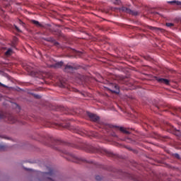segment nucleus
Segmentation results:
<instances>
[{
    "label": "nucleus",
    "mask_w": 181,
    "mask_h": 181,
    "mask_svg": "<svg viewBox=\"0 0 181 181\" xmlns=\"http://www.w3.org/2000/svg\"><path fill=\"white\" fill-rule=\"evenodd\" d=\"M88 117L90 118L91 121H98L100 119V117H98L97 115L93 114V113H88Z\"/></svg>",
    "instance_id": "7ed1b4c3"
},
{
    "label": "nucleus",
    "mask_w": 181,
    "mask_h": 181,
    "mask_svg": "<svg viewBox=\"0 0 181 181\" xmlns=\"http://www.w3.org/2000/svg\"><path fill=\"white\" fill-rule=\"evenodd\" d=\"M7 146L4 145V144H0V150L1 151H5L6 150Z\"/></svg>",
    "instance_id": "1a4fd4ad"
},
{
    "label": "nucleus",
    "mask_w": 181,
    "mask_h": 181,
    "mask_svg": "<svg viewBox=\"0 0 181 181\" xmlns=\"http://www.w3.org/2000/svg\"><path fill=\"white\" fill-rule=\"evenodd\" d=\"M69 67H70V66H66V69H69Z\"/></svg>",
    "instance_id": "f3484780"
},
{
    "label": "nucleus",
    "mask_w": 181,
    "mask_h": 181,
    "mask_svg": "<svg viewBox=\"0 0 181 181\" xmlns=\"http://www.w3.org/2000/svg\"><path fill=\"white\" fill-rule=\"evenodd\" d=\"M119 11L122 12H126V13H130L131 15H138V13L131 11L129 8L122 7Z\"/></svg>",
    "instance_id": "f03ea898"
},
{
    "label": "nucleus",
    "mask_w": 181,
    "mask_h": 181,
    "mask_svg": "<svg viewBox=\"0 0 181 181\" xmlns=\"http://www.w3.org/2000/svg\"><path fill=\"white\" fill-rule=\"evenodd\" d=\"M119 130L121 131V132H124V134H129V132L127 131V129L124 127H120Z\"/></svg>",
    "instance_id": "6e6552de"
},
{
    "label": "nucleus",
    "mask_w": 181,
    "mask_h": 181,
    "mask_svg": "<svg viewBox=\"0 0 181 181\" xmlns=\"http://www.w3.org/2000/svg\"><path fill=\"white\" fill-rule=\"evenodd\" d=\"M150 29L152 30H160V28H155V27H151Z\"/></svg>",
    "instance_id": "9b49d317"
},
{
    "label": "nucleus",
    "mask_w": 181,
    "mask_h": 181,
    "mask_svg": "<svg viewBox=\"0 0 181 181\" xmlns=\"http://www.w3.org/2000/svg\"><path fill=\"white\" fill-rule=\"evenodd\" d=\"M116 1L114 2L115 5H119L121 4V1L119 0H115Z\"/></svg>",
    "instance_id": "f8f14e48"
},
{
    "label": "nucleus",
    "mask_w": 181,
    "mask_h": 181,
    "mask_svg": "<svg viewBox=\"0 0 181 181\" xmlns=\"http://www.w3.org/2000/svg\"><path fill=\"white\" fill-rule=\"evenodd\" d=\"M168 4H175V5L181 8V1H168Z\"/></svg>",
    "instance_id": "423d86ee"
},
{
    "label": "nucleus",
    "mask_w": 181,
    "mask_h": 181,
    "mask_svg": "<svg viewBox=\"0 0 181 181\" xmlns=\"http://www.w3.org/2000/svg\"><path fill=\"white\" fill-rule=\"evenodd\" d=\"M157 81L158 83H163V84H166V86H169V80L165 78H158Z\"/></svg>",
    "instance_id": "39448f33"
},
{
    "label": "nucleus",
    "mask_w": 181,
    "mask_h": 181,
    "mask_svg": "<svg viewBox=\"0 0 181 181\" xmlns=\"http://www.w3.org/2000/svg\"><path fill=\"white\" fill-rule=\"evenodd\" d=\"M62 66H63V62H58L55 64L54 67L59 68V67H62Z\"/></svg>",
    "instance_id": "9d476101"
},
{
    "label": "nucleus",
    "mask_w": 181,
    "mask_h": 181,
    "mask_svg": "<svg viewBox=\"0 0 181 181\" xmlns=\"http://www.w3.org/2000/svg\"><path fill=\"white\" fill-rule=\"evenodd\" d=\"M113 88L110 90L115 94H118L119 93V88L117 85H112Z\"/></svg>",
    "instance_id": "20e7f679"
},
{
    "label": "nucleus",
    "mask_w": 181,
    "mask_h": 181,
    "mask_svg": "<svg viewBox=\"0 0 181 181\" xmlns=\"http://www.w3.org/2000/svg\"><path fill=\"white\" fill-rule=\"evenodd\" d=\"M166 26H168V28H170V26H173V23H166Z\"/></svg>",
    "instance_id": "ddd939ff"
},
{
    "label": "nucleus",
    "mask_w": 181,
    "mask_h": 181,
    "mask_svg": "<svg viewBox=\"0 0 181 181\" xmlns=\"http://www.w3.org/2000/svg\"><path fill=\"white\" fill-rule=\"evenodd\" d=\"M175 158H179V154H175Z\"/></svg>",
    "instance_id": "dca6fc26"
},
{
    "label": "nucleus",
    "mask_w": 181,
    "mask_h": 181,
    "mask_svg": "<svg viewBox=\"0 0 181 181\" xmlns=\"http://www.w3.org/2000/svg\"><path fill=\"white\" fill-rule=\"evenodd\" d=\"M40 177L45 180L53 181L54 180V174L52 172V170L49 169L48 171L45 173H40Z\"/></svg>",
    "instance_id": "f257e3e1"
},
{
    "label": "nucleus",
    "mask_w": 181,
    "mask_h": 181,
    "mask_svg": "<svg viewBox=\"0 0 181 181\" xmlns=\"http://www.w3.org/2000/svg\"><path fill=\"white\" fill-rule=\"evenodd\" d=\"M33 23H34V25H39V22L36 21H33Z\"/></svg>",
    "instance_id": "4468645a"
},
{
    "label": "nucleus",
    "mask_w": 181,
    "mask_h": 181,
    "mask_svg": "<svg viewBox=\"0 0 181 181\" xmlns=\"http://www.w3.org/2000/svg\"><path fill=\"white\" fill-rule=\"evenodd\" d=\"M16 30H18V32H21V30H19V28L17 26H15Z\"/></svg>",
    "instance_id": "2eb2a0df"
},
{
    "label": "nucleus",
    "mask_w": 181,
    "mask_h": 181,
    "mask_svg": "<svg viewBox=\"0 0 181 181\" xmlns=\"http://www.w3.org/2000/svg\"><path fill=\"white\" fill-rule=\"evenodd\" d=\"M13 54V51H12V49H8L6 52V53H5L6 56H11V55Z\"/></svg>",
    "instance_id": "0eeeda50"
}]
</instances>
